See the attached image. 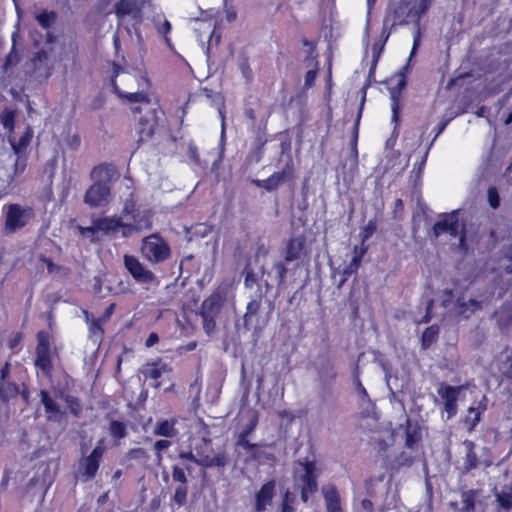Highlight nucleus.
Masks as SVG:
<instances>
[{"label": "nucleus", "mask_w": 512, "mask_h": 512, "mask_svg": "<svg viewBox=\"0 0 512 512\" xmlns=\"http://www.w3.org/2000/svg\"><path fill=\"white\" fill-rule=\"evenodd\" d=\"M114 13L118 20L117 31L113 37L118 56L125 61L142 60L146 54L143 32L146 21L153 23L156 31L170 40L167 34L171 30L170 22L162 11L150 0H118L114 4Z\"/></svg>", "instance_id": "obj_1"}, {"label": "nucleus", "mask_w": 512, "mask_h": 512, "mask_svg": "<svg viewBox=\"0 0 512 512\" xmlns=\"http://www.w3.org/2000/svg\"><path fill=\"white\" fill-rule=\"evenodd\" d=\"M112 87L115 93L131 104H140L144 109H149L145 116L138 118L137 132L140 140L150 138L155 129V117L150 111V93L151 81L146 71H141L136 77L122 68L114 65ZM142 107L135 106L132 108L135 119L137 115L142 113Z\"/></svg>", "instance_id": "obj_2"}, {"label": "nucleus", "mask_w": 512, "mask_h": 512, "mask_svg": "<svg viewBox=\"0 0 512 512\" xmlns=\"http://www.w3.org/2000/svg\"><path fill=\"white\" fill-rule=\"evenodd\" d=\"M419 8L420 2L417 0L391 2L383 21V33H387L386 37L395 26L418 21L424 12H419L417 15L413 12H418Z\"/></svg>", "instance_id": "obj_3"}, {"label": "nucleus", "mask_w": 512, "mask_h": 512, "mask_svg": "<svg viewBox=\"0 0 512 512\" xmlns=\"http://www.w3.org/2000/svg\"><path fill=\"white\" fill-rule=\"evenodd\" d=\"M317 464L314 460L298 463L295 469V481L301 488V498L307 502L310 493L317 489Z\"/></svg>", "instance_id": "obj_4"}, {"label": "nucleus", "mask_w": 512, "mask_h": 512, "mask_svg": "<svg viewBox=\"0 0 512 512\" xmlns=\"http://www.w3.org/2000/svg\"><path fill=\"white\" fill-rule=\"evenodd\" d=\"M141 254L150 263L164 262L170 257V247L157 234L144 237L141 243Z\"/></svg>", "instance_id": "obj_5"}, {"label": "nucleus", "mask_w": 512, "mask_h": 512, "mask_svg": "<svg viewBox=\"0 0 512 512\" xmlns=\"http://www.w3.org/2000/svg\"><path fill=\"white\" fill-rule=\"evenodd\" d=\"M131 215L127 223V232L123 231L124 236H128L133 231H142L152 227V213L150 210L135 209L133 202H126L123 209V216L126 218Z\"/></svg>", "instance_id": "obj_6"}, {"label": "nucleus", "mask_w": 512, "mask_h": 512, "mask_svg": "<svg viewBox=\"0 0 512 512\" xmlns=\"http://www.w3.org/2000/svg\"><path fill=\"white\" fill-rule=\"evenodd\" d=\"M33 217V211L29 207L19 204H10L5 212V232L13 233L23 228Z\"/></svg>", "instance_id": "obj_7"}, {"label": "nucleus", "mask_w": 512, "mask_h": 512, "mask_svg": "<svg viewBox=\"0 0 512 512\" xmlns=\"http://www.w3.org/2000/svg\"><path fill=\"white\" fill-rule=\"evenodd\" d=\"M463 223L459 221L458 211H453L450 214L444 216V218L438 221L434 227L433 231L436 236H439L443 233H448L451 236H458V245L460 249H465L464 237L462 235L463 232Z\"/></svg>", "instance_id": "obj_8"}, {"label": "nucleus", "mask_w": 512, "mask_h": 512, "mask_svg": "<svg viewBox=\"0 0 512 512\" xmlns=\"http://www.w3.org/2000/svg\"><path fill=\"white\" fill-rule=\"evenodd\" d=\"M124 266L134 280L142 285L149 286L156 280L154 273L146 268L139 259L133 255L124 256Z\"/></svg>", "instance_id": "obj_9"}, {"label": "nucleus", "mask_w": 512, "mask_h": 512, "mask_svg": "<svg viewBox=\"0 0 512 512\" xmlns=\"http://www.w3.org/2000/svg\"><path fill=\"white\" fill-rule=\"evenodd\" d=\"M38 345L36 348V361L35 364L38 368H40L44 373H49L51 369V358L52 353L50 350V339L49 335L46 332L38 333Z\"/></svg>", "instance_id": "obj_10"}, {"label": "nucleus", "mask_w": 512, "mask_h": 512, "mask_svg": "<svg viewBox=\"0 0 512 512\" xmlns=\"http://www.w3.org/2000/svg\"><path fill=\"white\" fill-rule=\"evenodd\" d=\"M275 490L276 483L274 480H270L260 487L254 495L253 508L255 512H264L272 505Z\"/></svg>", "instance_id": "obj_11"}, {"label": "nucleus", "mask_w": 512, "mask_h": 512, "mask_svg": "<svg viewBox=\"0 0 512 512\" xmlns=\"http://www.w3.org/2000/svg\"><path fill=\"white\" fill-rule=\"evenodd\" d=\"M210 443L207 441L203 442V445L195 449V462L203 467H223L226 464V458L223 453H217L210 455Z\"/></svg>", "instance_id": "obj_12"}, {"label": "nucleus", "mask_w": 512, "mask_h": 512, "mask_svg": "<svg viewBox=\"0 0 512 512\" xmlns=\"http://www.w3.org/2000/svg\"><path fill=\"white\" fill-rule=\"evenodd\" d=\"M32 137L33 131L30 127H26L25 131L19 136L18 140L15 137H10V144L12 145L15 154L18 156L15 163L17 171L21 172L25 168V161L22 159V156L25 155L26 149L31 142Z\"/></svg>", "instance_id": "obj_13"}, {"label": "nucleus", "mask_w": 512, "mask_h": 512, "mask_svg": "<svg viewBox=\"0 0 512 512\" xmlns=\"http://www.w3.org/2000/svg\"><path fill=\"white\" fill-rule=\"evenodd\" d=\"M110 188L104 182H95L86 192L84 201L91 207H99L109 200Z\"/></svg>", "instance_id": "obj_14"}, {"label": "nucleus", "mask_w": 512, "mask_h": 512, "mask_svg": "<svg viewBox=\"0 0 512 512\" xmlns=\"http://www.w3.org/2000/svg\"><path fill=\"white\" fill-rule=\"evenodd\" d=\"M460 393L459 387H451L447 385H441L438 389V394L444 400V409L447 413V417L451 418L457 413V399Z\"/></svg>", "instance_id": "obj_15"}, {"label": "nucleus", "mask_w": 512, "mask_h": 512, "mask_svg": "<svg viewBox=\"0 0 512 512\" xmlns=\"http://www.w3.org/2000/svg\"><path fill=\"white\" fill-rule=\"evenodd\" d=\"M141 372L146 378L157 381L160 378H169L172 369L168 364L158 361L144 365Z\"/></svg>", "instance_id": "obj_16"}, {"label": "nucleus", "mask_w": 512, "mask_h": 512, "mask_svg": "<svg viewBox=\"0 0 512 512\" xmlns=\"http://www.w3.org/2000/svg\"><path fill=\"white\" fill-rule=\"evenodd\" d=\"M104 453V448L102 443L100 442L91 452V454L86 457L81 465L84 467L85 474L88 478H92L99 468V462Z\"/></svg>", "instance_id": "obj_17"}, {"label": "nucleus", "mask_w": 512, "mask_h": 512, "mask_svg": "<svg viewBox=\"0 0 512 512\" xmlns=\"http://www.w3.org/2000/svg\"><path fill=\"white\" fill-rule=\"evenodd\" d=\"M322 493L324 496L327 512H343L340 495L335 487H323Z\"/></svg>", "instance_id": "obj_18"}, {"label": "nucleus", "mask_w": 512, "mask_h": 512, "mask_svg": "<svg viewBox=\"0 0 512 512\" xmlns=\"http://www.w3.org/2000/svg\"><path fill=\"white\" fill-rule=\"evenodd\" d=\"M96 221V227H98V230L109 233L117 230L119 227H123L124 231L127 232V223H123L121 217H104L95 220Z\"/></svg>", "instance_id": "obj_19"}, {"label": "nucleus", "mask_w": 512, "mask_h": 512, "mask_svg": "<svg viewBox=\"0 0 512 512\" xmlns=\"http://www.w3.org/2000/svg\"><path fill=\"white\" fill-rule=\"evenodd\" d=\"M479 302L468 299L467 301L464 298L458 299L455 304V313L463 316L464 318H468L472 313H474L477 309H479Z\"/></svg>", "instance_id": "obj_20"}, {"label": "nucleus", "mask_w": 512, "mask_h": 512, "mask_svg": "<svg viewBox=\"0 0 512 512\" xmlns=\"http://www.w3.org/2000/svg\"><path fill=\"white\" fill-rule=\"evenodd\" d=\"M486 405L482 402L479 403L477 407H470L468 409V414L464 419L465 425L469 430H472L480 421L481 414L485 411Z\"/></svg>", "instance_id": "obj_21"}, {"label": "nucleus", "mask_w": 512, "mask_h": 512, "mask_svg": "<svg viewBox=\"0 0 512 512\" xmlns=\"http://www.w3.org/2000/svg\"><path fill=\"white\" fill-rule=\"evenodd\" d=\"M303 247L304 241L302 239L295 238L290 240L286 248L285 259L287 261H293L300 258Z\"/></svg>", "instance_id": "obj_22"}, {"label": "nucleus", "mask_w": 512, "mask_h": 512, "mask_svg": "<svg viewBox=\"0 0 512 512\" xmlns=\"http://www.w3.org/2000/svg\"><path fill=\"white\" fill-rule=\"evenodd\" d=\"M497 502L503 509L512 508V486H505L496 494Z\"/></svg>", "instance_id": "obj_23"}, {"label": "nucleus", "mask_w": 512, "mask_h": 512, "mask_svg": "<svg viewBox=\"0 0 512 512\" xmlns=\"http://www.w3.org/2000/svg\"><path fill=\"white\" fill-rule=\"evenodd\" d=\"M154 432L156 435L164 437H173L176 434L174 423L168 420L159 421L156 424Z\"/></svg>", "instance_id": "obj_24"}, {"label": "nucleus", "mask_w": 512, "mask_h": 512, "mask_svg": "<svg viewBox=\"0 0 512 512\" xmlns=\"http://www.w3.org/2000/svg\"><path fill=\"white\" fill-rule=\"evenodd\" d=\"M367 251V248L364 246V245H361L360 246V254H356L353 256L352 260H351V263L349 264L348 267L345 268L344 270V276H345V279L353 274V273H356L359 266H360V263H361V260L364 256V254L366 253Z\"/></svg>", "instance_id": "obj_25"}, {"label": "nucleus", "mask_w": 512, "mask_h": 512, "mask_svg": "<svg viewBox=\"0 0 512 512\" xmlns=\"http://www.w3.org/2000/svg\"><path fill=\"white\" fill-rule=\"evenodd\" d=\"M284 179V172L274 173L268 179L262 182V187H264L267 190H274L284 181Z\"/></svg>", "instance_id": "obj_26"}, {"label": "nucleus", "mask_w": 512, "mask_h": 512, "mask_svg": "<svg viewBox=\"0 0 512 512\" xmlns=\"http://www.w3.org/2000/svg\"><path fill=\"white\" fill-rule=\"evenodd\" d=\"M295 501V495L289 491H286L281 500V504L279 505L276 512H293V503Z\"/></svg>", "instance_id": "obj_27"}, {"label": "nucleus", "mask_w": 512, "mask_h": 512, "mask_svg": "<svg viewBox=\"0 0 512 512\" xmlns=\"http://www.w3.org/2000/svg\"><path fill=\"white\" fill-rule=\"evenodd\" d=\"M439 329L437 326L428 327L422 334V346L429 347L437 339Z\"/></svg>", "instance_id": "obj_28"}, {"label": "nucleus", "mask_w": 512, "mask_h": 512, "mask_svg": "<svg viewBox=\"0 0 512 512\" xmlns=\"http://www.w3.org/2000/svg\"><path fill=\"white\" fill-rule=\"evenodd\" d=\"M254 456L259 462L272 461L274 459L272 448L270 446L257 448Z\"/></svg>", "instance_id": "obj_29"}, {"label": "nucleus", "mask_w": 512, "mask_h": 512, "mask_svg": "<svg viewBox=\"0 0 512 512\" xmlns=\"http://www.w3.org/2000/svg\"><path fill=\"white\" fill-rule=\"evenodd\" d=\"M77 229L79 230L80 234L83 237L89 238V240L91 242H94V241L97 240L96 234H97V232L100 231V230H98V227H96V221L95 220L93 221L92 226H90V227L78 226Z\"/></svg>", "instance_id": "obj_30"}, {"label": "nucleus", "mask_w": 512, "mask_h": 512, "mask_svg": "<svg viewBox=\"0 0 512 512\" xmlns=\"http://www.w3.org/2000/svg\"><path fill=\"white\" fill-rule=\"evenodd\" d=\"M110 433L115 438H122L125 436V426L118 421H113L110 424Z\"/></svg>", "instance_id": "obj_31"}, {"label": "nucleus", "mask_w": 512, "mask_h": 512, "mask_svg": "<svg viewBox=\"0 0 512 512\" xmlns=\"http://www.w3.org/2000/svg\"><path fill=\"white\" fill-rule=\"evenodd\" d=\"M41 400H42V403L45 406V409H46L47 412H49V413H56V412H58V409H57L56 405L49 398L47 392H45V391L41 392Z\"/></svg>", "instance_id": "obj_32"}, {"label": "nucleus", "mask_w": 512, "mask_h": 512, "mask_svg": "<svg viewBox=\"0 0 512 512\" xmlns=\"http://www.w3.org/2000/svg\"><path fill=\"white\" fill-rule=\"evenodd\" d=\"M14 115L11 111H4L1 115V123L9 131L13 128Z\"/></svg>", "instance_id": "obj_33"}, {"label": "nucleus", "mask_w": 512, "mask_h": 512, "mask_svg": "<svg viewBox=\"0 0 512 512\" xmlns=\"http://www.w3.org/2000/svg\"><path fill=\"white\" fill-rule=\"evenodd\" d=\"M186 498H187L186 488L183 486L178 487L176 489L174 497H173L174 502L177 503L178 505H183L186 501Z\"/></svg>", "instance_id": "obj_34"}, {"label": "nucleus", "mask_w": 512, "mask_h": 512, "mask_svg": "<svg viewBox=\"0 0 512 512\" xmlns=\"http://www.w3.org/2000/svg\"><path fill=\"white\" fill-rule=\"evenodd\" d=\"M488 200L492 208H497L500 203L498 192L495 188L488 189Z\"/></svg>", "instance_id": "obj_35"}, {"label": "nucleus", "mask_w": 512, "mask_h": 512, "mask_svg": "<svg viewBox=\"0 0 512 512\" xmlns=\"http://www.w3.org/2000/svg\"><path fill=\"white\" fill-rule=\"evenodd\" d=\"M391 99H392V120L394 122L398 121V110H399V103H398V97L396 96V93L394 91L391 92Z\"/></svg>", "instance_id": "obj_36"}, {"label": "nucleus", "mask_w": 512, "mask_h": 512, "mask_svg": "<svg viewBox=\"0 0 512 512\" xmlns=\"http://www.w3.org/2000/svg\"><path fill=\"white\" fill-rule=\"evenodd\" d=\"M463 512H475L474 500L471 494H467L464 497Z\"/></svg>", "instance_id": "obj_37"}, {"label": "nucleus", "mask_w": 512, "mask_h": 512, "mask_svg": "<svg viewBox=\"0 0 512 512\" xmlns=\"http://www.w3.org/2000/svg\"><path fill=\"white\" fill-rule=\"evenodd\" d=\"M172 477L175 481H178L180 483L186 482V475L182 468L180 467H174Z\"/></svg>", "instance_id": "obj_38"}, {"label": "nucleus", "mask_w": 512, "mask_h": 512, "mask_svg": "<svg viewBox=\"0 0 512 512\" xmlns=\"http://www.w3.org/2000/svg\"><path fill=\"white\" fill-rule=\"evenodd\" d=\"M171 442L168 440H159L155 443V450L157 451L158 461H161L162 457L160 452L170 446Z\"/></svg>", "instance_id": "obj_39"}, {"label": "nucleus", "mask_w": 512, "mask_h": 512, "mask_svg": "<svg viewBox=\"0 0 512 512\" xmlns=\"http://www.w3.org/2000/svg\"><path fill=\"white\" fill-rule=\"evenodd\" d=\"M376 229V226H375V223L374 222H369L365 228L363 229L362 231V238H363V241L367 240L369 237H371V235L374 233Z\"/></svg>", "instance_id": "obj_40"}, {"label": "nucleus", "mask_w": 512, "mask_h": 512, "mask_svg": "<svg viewBox=\"0 0 512 512\" xmlns=\"http://www.w3.org/2000/svg\"><path fill=\"white\" fill-rule=\"evenodd\" d=\"M419 438L420 437L417 432L407 433L406 446L408 448H413V446L419 441Z\"/></svg>", "instance_id": "obj_41"}, {"label": "nucleus", "mask_w": 512, "mask_h": 512, "mask_svg": "<svg viewBox=\"0 0 512 512\" xmlns=\"http://www.w3.org/2000/svg\"><path fill=\"white\" fill-rule=\"evenodd\" d=\"M37 20L41 24L42 27L47 28L50 25L51 16L46 13L39 14L37 16Z\"/></svg>", "instance_id": "obj_42"}, {"label": "nucleus", "mask_w": 512, "mask_h": 512, "mask_svg": "<svg viewBox=\"0 0 512 512\" xmlns=\"http://www.w3.org/2000/svg\"><path fill=\"white\" fill-rule=\"evenodd\" d=\"M420 2V8L418 10L419 12H426L428 8L430 7L432 0H418ZM414 15H417V12H413Z\"/></svg>", "instance_id": "obj_43"}, {"label": "nucleus", "mask_w": 512, "mask_h": 512, "mask_svg": "<svg viewBox=\"0 0 512 512\" xmlns=\"http://www.w3.org/2000/svg\"><path fill=\"white\" fill-rule=\"evenodd\" d=\"M158 340H159L158 335L156 333H151L148 336L145 345L147 347H152L154 344H156L158 342Z\"/></svg>", "instance_id": "obj_44"}, {"label": "nucleus", "mask_w": 512, "mask_h": 512, "mask_svg": "<svg viewBox=\"0 0 512 512\" xmlns=\"http://www.w3.org/2000/svg\"><path fill=\"white\" fill-rule=\"evenodd\" d=\"M361 507L365 512H372L373 504L369 499H363L361 501Z\"/></svg>", "instance_id": "obj_45"}, {"label": "nucleus", "mask_w": 512, "mask_h": 512, "mask_svg": "<svg viewBox=\"0 0 512 512\" xmlns=\"http://www.w3.org/2000/svg\"><path fill=\"white\" fill-rule=\"evenodd\" d=\"M237 17V13L235 10L233 9H227L226 12H225V18H226V21L227 22H233L235 21Z\"/></svg>", "instance_id": "obj_46"}, {"label": "nucleus", "mask_w": 512, "mask_h": 512, "mask_svg": "<svg viewBox=\"0 0 512 512\" xmlns=\"http://www.w3.org/2000/svg\"><path fill=\"white\" fill-rule=\"evenodd\" d=\"M419 41H420V34L419 32L416 33V35L414 36V41H413V48H412V51H411V54H410V58L414 55V53L416 52V49L419 45Z\"/></svg>", "instance_id": "obj_47"}, {"label": "nucleus", "mask_w": 512, "mask_h": 512, "mask_svg": "<svg viewBox=\"0 0 512 512\" xmlns=\"http://www.w3.org/2000/svg\"><path fill=\"white\" fill-rule=\"evenodd\" d=\"M103 173H106V168L104 167H98V168H95L92 172V175L94 178H98V177H101V175Z\"/></svg>", "instance_id": "obj_48"}, {"label": "nucleus", "mask_w": 512, "mask_h": 512, "mask_svg": "<svg viewBox=\"0 0 512 512\" xmlns=\"http://www.w3.org/2000/svg\"><path fill=\"white\" fill-rule=\"evenodd\" d=\"M395 80L397 81V89L400 91L405 86V79L402 75H399L395 78Z\"/></svg>", "instance_id": "obj_49"}, {"label": "nucleus", "mask_w": 512, "mask_h": 512, "mask_svg": "<svg viewBox=\"0 0 512 512\" xmlns=\"http://www.w3.org/2000/svg\"><path fill=\"white\" fill-rule=\"evenodd\" d=\"M412 456H407V457H404V456H401V458L399 459V464L400 465H409L411 462H412Z\"/></svg>", "instance_id": "obj_50"}, {"label": "nucleus", "mask_w": 512, "mask_h": 512, "mask_svg": "<svg viewBox=\"0 0 512 512\" xmlns=\"http://www.w3.org/2000/svg\"><path fill=\"white\" fill-rule=\"evenodd\" d=\"M180 457L181 458H185V459H189V460H192V461L195 462L196 455L193 452H187V453H181Z\"/></svg>", "instance_id": "obj_51"}, {"label": "nucleus", "mask_w": 512, "mask_h": 512, "mask_svg": "<svg viewBox=\"0 0 512 512\" xmlns=\"http://www.w3.org/2000/svg\"><path fill=\"white\" fill-rule=\"evenodd\" d=\"M315 76H316L315 71H308L306 74V83L312 82L314 80Z\"/></svg>", "instance_id": "obj_52"}, {"label": "nucleus", "mask_w": 512, "mask_h": 512, "mask_svg": "<svg viewBox=\"0 0 512 512\" xmlns=\"http://www.w3.org/2000/svg\"><path fill=\"white\" fill-rule=\"evenodd\" d=\"M357 386H358L359 390L361 391V393L364 396H366L367 395L366 390L364 389V387L362 386V384L359 381L357 382Z\"/></svg>", "instance_id": "obj_53"}, {"label": "nucleus", "mask_w": 512, "mask_h": 512, "mask_svg": "<svg viewBox=\"0 0 512 512\" xmlns=\"http://www.w3.org/2000/svg\"><path fill=\"white\" fill-rule=\"evenodd\" d=\"M7 372H8V364H6L5 367L3 368L2 378H4L6 376Z\"/></svg>", "instance_id": "obj_54"}, {"label": "nucleus", "mask_w": 512, "mask_h": 512, "mask_svg": "<svg viewBox=\"0 0 512 512\" xmlns=\"http://www.w3.org/2000/svg\"><path fill=\"white\" fill-rule=\"evenodd\" d=\"M257 420L255 417L251 420V429H253L256 426Z\"/></svg>", "instance_id": "obj_55"}, {"label": "nucleus", "mask_w": 512, "mask_h": 512, "mask_svg": "<svg viewBox=\"0 0 512 512\" xmlns=\"http://www.w3.org/2000/svg\"><path fill=\"white\" fill-rule=\"evenodd\" d=\"M511 122H512V113H511V114H509V116H508V117H507V119L505 120V123H506V124H509V123H511Z\"/></svg>", "instance_id": "obj_56"}, {"label": "nucleus", "mask_w": 512, "mask_h": 512, "mask_svg": "<svg viewBox=\"0 0 512 512\" xmlns=\"http://www.w3.org/2000/svg\"><path fill=\"white\" fill-rule=\"evenodd\" d=\"M356 254H360V247H357V246H356V247L354 248V255H356Z\"/></svg>", "instance_id": "obj_57"}, {"label": "nucleus", "mask_w": 512, "mask_h": 512, "mask_svg": "<svg viewBox=\"0 0 512 512\" xmlns=\"http://www.w3.org/2000/svg\"><path fill=\"white\" fill-rule=\"evenodd\" d=\"M221 114V117H222V124H221V127H222V135L224 134V119H223V116H222V113L220 112Z\"/></svg>", "instance_id": "obj_58"}, {"label": "nucleus", "mask_w": 512, "mask_h": 512, "mask_svg": "<svg viewBox=\"0 0 512 512\" xmlns=\"http://www.w3.org/2000/svg\"><path fill=\"white\" fill-rule=\"evenodd\" d=\"M243 73H244V75H245V77H246V78H249V77H250V75L248 74V69H247V70H243Z\"/></svg>", "instance_id": "obj_59"}, {"label": "nucleus", "mask_w": 512, "mask_h": 512, "mask_svg": "<svg viewBox=\"0 0 512 512\" xmlns=\"http://www.w3.org/2000/svg\"><path fill=\"white\" fill-rule=\"evenodd\" d=\"M443 306H445V307H448V306H449V302H448V300H443Z\"/></svg>", "instance_id": "obj_60"}, {"label": "nucleus", "mask_w": 512, "mask_h": 512, "mask_svg": "<svg viewBox=\"0 0 512 512\" xmlns=\"http://www.w3.org/2000/svg\"><path fill=\"white\" fill-rule=\"evenodd\" d=\"M74 141H75V144L78 145L79 144V138L77 136L74 137Z\"/></svg>", "instance_id": "obj_61"}, {"label": "nucleus", "mask_w": 512, "mask_h": 512, "mask_svg": "<svg viewBox=\"0 0 512 512\" xmlns=\"http://www.w3.org/2000/svg\"><path fill=\"white\" fill-rule=\"evenodd\" d=\"M205 328H206L207 330L211 328L210 322H207V323H206Z\"/></svg>", "instance_id": "obj_62"}, {"label": "nucleus", "mask_w": 512, "mask_h": 512, "mask_svg": "<svg viewBox=\"0 0 512 512\" xmlns=\"http://www.w3.org/2000/svg\"><path fill=\"white\" fill-rule=\"evenodd\" d=\"M212 301H213L212 299H209V300L205 301L204 306L208 305Z\"/></svg>", "instance_id": "obj_63"}, {"label": "nucleus", "mask_w": 512, "mask_h": 512, "mask_svg": "<svg viewBox=\"0 0 512 512\" xmlns=\"http://www.w3.org/2000/svg\"><path fill=\"white\" fill-rule=\"evenodd\" d=\"M252 306H253V304H252V303H250V304L248 305V311H252Z\"/></svg>", "instance_id": "obj_64"}]
</instances>
